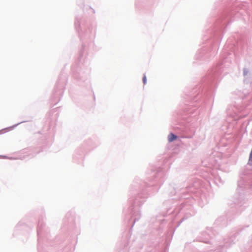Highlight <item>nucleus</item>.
<instances>
[{"mask_svg":"<svg viewBox=\"0 0 252 252\" xmlns=\"http://www.w3.org/2000/svg\"><path fill=\"white\" fill-rule=\"evenodd\" d=\"M177 138V136L174 135L173 133H171L168 136V140L169 142H172Z\"/></svg>","mask_w":252,"mask_h":252,"instance_id":"f257e3e1","label":"nucleus"},{"mask_svg":"<svg viewBox=\"0 0 252 252\" xmlns=\"http://www.w3.org/2000/svg\"><path fill=\"white\" fill-rule=\"evenodd\" d=\"M143 83L144 84H146V82H147V79H146V77L145 75H144L143 77Z\"/></svg>","mask_w":252,"mask_h":252,"instance_id":"f03ea898","label":"nucleus"}]
</instances>
